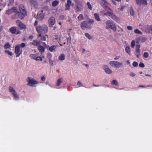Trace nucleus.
Segmentation results:
<instances>
[{
  "mask_svg": "<svg viewBox=\"0 0 152 152\" xmlns=\"http://www.w3.org/2000/svg\"><path fill=\"white\" fill-rule=\"evenodd\" d=\"M103 6L105 10L103 12L104 15L109 16L113 19L116 22H118L120 21V18L115 15L113 14V11L111 9L106 7L104 4L103 5Z\"/></svg>",
  "mask_w": 152,
  "mask_h": 152,
  "instance_id": "nucleus-1",
  "label": "nucleus"
},
{
  "mask_svg": "<svg viewBox=\"0 0 152 152\" xmlns=\"http://www.w3.org/2000/svg\"><path fill=\"white\" fill-rule=\"evenodd\" d=\"M36 29L39 34V37L41 36L42 34H45L48 32V28L47 26L44 25L42 26H36Z\"/></svg>",
  "mask_w": 152,
  "mask_h": 152,
  "instance_id": "nucleus-2",
  "label": "nucleus"
},
{
  "mask_svg": "<svg viewBox=\"0 0 152 152\" xmlns=\"http://www.w3.org/2000/svg\"><path fill=\"white\" fill-rule=\"evenodd\" d=\"M105 28L107 29H111L114 31L117 30V28L115 24L112 20H107L105 22Z\"/></svg>",
  "mask_w": 152,
  "mask_h": 152,
  "instance_id": "nucleus-3",
  "label": "nucleus"
},
{
  "mask_svg": "<svg viewBox=\"0 0 152 152\" xmlns=\"http://www.w3.org/2000/svg\"><path fill=\"white\" fill-rule=\"evenodd\" d=\"M19 12H18L17 14H18L19 18L21 19L23 18L26 15V12L24 6L22 4L19 6Z\"/></svg>",
  "mask_w": 152,
  "mask_h": 152,
  "instance_id": "nucleus-4",
  "label": "nucleus"
},
{
  "mask_svg": "<svg viewBox=\"0 0 152 152\" xmlns=\"http://www.w3.org/2000/svg\"><path fill=\"white\" fill-rule=\"evenodd\" d=\"M9 90L14 100L18 101L20 97L18 94L13 87L11 86L9 87Z\"/></svg>",
  "mask_w": 152,
  "mask_h": 152,
  "instance_id": "nucleus-5",
  "label": "nucleus"
},
{
  "mask_svg": "<svg viewBox=\"0 0 152 152\" xmlns=\"http://www.w3.org/2000/svg\"><path fill=\"white\" fill-rule=\"evenodd\" d=\"M28 85L34 87L38 83V81L34 79L28 77L27 78Z\"/></svg>",
  "mask_w": 152,
  "mask_h": 152,
  "instance_id": "nucleus-6",
  "label": "nucleus"
},
{
  "mask_svg": "<svg viewBox=\"0 0 152 152\" xmlns=\"http://www.w3.org/2000/svg\"><path fill=\"white\" fill-rule=\"evenodd\" d=\"M109 64L113 67L119 68L122 66V64L117 61H110Z\"/></svg>",
  "mask_w": 152,
  "mask_h": 152,
  "instance_id": "nucleus-7",
  "label": "nucleus"
},
{
  "mask_svg": "<svg viewBox=\"0 0 152 152\" xmlns=\"http://www.w3.org/2000/svg\"><path fill=\"white\" fill-rule=\"evenodd\" d=\"M140 45L139 44L136 45L135 48V51L134 52L137 58H139L140 55Z\"/></svg>",
  "mask_w": 152,
  "mask_h": 152,
  "instance_id": "nucleus-8",
  "label": "nucleus"
},
{
  "mask_svg": "<svg viewBox=\"0 0 152 152\" xmlns=\"http://www.w3.org/2000/svg\"><path fill=\"white\" fill-rule=\"evenodd\" d=\"M48 21L49 26L50 27L53 26L56 23L55 18L53 17H50Z\"/></svg>",
  "mask_w": 152,
  "mask_h": 152,
  "instance_id": "nucleus-9",
  "label": "nucleus"
},
{
  "mask_svg": "<svg viewBox=\"0 0 152 152\" xmlns=\"http://www.w3.org/2000/svg\"><path fill=\"white\" fill-rule=\"evenodd\" d=\"M16 22L18 28L19 29H23L26 28V26L22 22H21L20 20H17Z\"/></svg>",
  "mask_w": 152,
  "mask_h": 152,
  "instance_id": "nucleus-10",
  "label": "nucleus"
},
{
  "mask_svg": "<svg viewBox=\"0 0 152 152\" xmlns=\"http://www.w3.org/2000/svg\"><path fill=\"white\" fill-rule=\"evenodd\" d=\"M15 53L17 54L16 57H18L22 53V50L20 49L19 45H16L15 48Z\"/></svg>",
  "mask_w": 152,
  "mask_h": 152,
  "instance_id": "nucleus-11",
  "label": "nucleus"
},
{
  "mask_svg": "<svg viewBox=\"0 0 152 152\" xmlns=\"http://www.w3.org/2000/svg\"><path fill=\"white\" fill-rule=\"evenodd\" d=\"M103 68L106 73L107 74H111L113 72L112 71L107 65H104L103 66Z\"/></svg>",
  "mask_w": 152,
  "mask_h": 152,
  "instance_id": "nucleus-12",
  "label": "nucleus"
},
{
  "mask_svg": "<svg viewBox=\"0 0 152 152\" xmlns=\"http://www.w3.org/2000/svg\"><path fill=\"white\" fill-rule=\"evenodd\" d=\"M10 32L13 34H18L20 33L19 31H17V28L15 27H12L10 28Z\"/></svg>",
  "mask_w": 152,
  "mask_h": 152,
  "instance_id": "nucleus-13",
  "label": "nucleus"
},
{
  "mask_svg": "<svg viewBox=\"0 0 152 152\" xmlns=\"http://www.w3.org/2000/svg\"><path fill=\"white\" fill-rule=\"evenodd\" d=\"M17 12V8L15 7H13L12 9H9L7 10L6 13L9 15L13 12Z\"/></svg>",
  "mask_w": 152,
  "mask_h": 152,
  "instance_id": "nucleus-14",
  "label": "nucleus"
},
{
  "mask_svg": "<svg viewBox=\"0 0 152 152\" xmlns=\"http://www.w3.org/2000/svg\"><path fill=\"white\" fill-rule=\"evenodd\" d=\"M67 3L66 4V10H68L70 9V5L72 4V5H74V4L72 3V1L71 0H68Z\"/></svg>",
  "mask_w": 152,
  "mask_h": 152,
  "instance_id": "nucleus-15",
  "label": "nucleus"
},
{
  "mask_svg": "<svg viewBox=\"0 0 152 152\" xmlns=\"http://www.w3.org/2000/svg\"><path fill=\"white\" fill-rule=\"evenodd\" d=\"M136 1L137 3L139 5L142 4L143 5H146L147 4L146 0H136Z\"/></svg>",
  "mask_w": 152,
  "mask_h": 152,
  "instance_id": "nucleus-16",
  "label": "nucleus"
},
{
  "mask_svg": "<svg viewBox=\"0 0 152 152\" xmlns=\"http://www.w3.org/2000/svg\"><path fill=\"white\" fill-rule=\"evenodd\" d=\"M87 23L85 21L83 22L80 25L81 28L83 30H85L87 28Z\"/></svg>",
  "mask_w": 152,
  "mask_h": 152,
  "instance_id": "nucleus-17",
  "label": "nucleus"
},
{
  "mask_svg": "<svg viewBox=\"0 0 152 152\" xmlns=\"http://www.w3.org/2000/svg\"><path fill=\"white\" fill-rule=\"evenodd\" d=\"M57 47V45H52L49 47L48 50L50 51L51 52H55L56 51V49Z\"/></svg>",
  "mask_w": 152,
  "mask_h": 152,
  "instance_id": "nucleus-18",
  "label": "nucleus"
},
{
  "mask_svg": "<svg viewBox=\"0 0 152 152\" xmlns=\"http://www.w3.org/2000/svg\"><path fill=\"white\" fill-rule=\"evenodd\" d=\"M44 14L43 11H42V13H38L37 15V18L40 20H42L44 18Z\"/></svg>",
  "mask_w": 152,
  "mask_h": 152,
  "instance_id": "nucleus-19",
  "label": "nucleus"
},
{
  "mask_svg": "<svg viewBox=\"0 0 152 152\" xmlns=\"http://www.w3.org/2000/svg\"><path fill=\"white\" fill-rule=\"evenodd\" d=\"M65 59V55L64 54H61L58 57L59 61H63Z\"/></svg>",
  "mask_w": 152,
  "mask_h": 152,
  "instance_id": "nucleus-20",
  "label": "nucleus"
},
{
  "mask_svg": "<svg viewBox=\"0 0 152 152\" xmlns=\"http://www.w3.org/2000/svg\"><path fill=\"white\" fill-rule=\"evenodd\" d=\"M63 80V79L62 78H59L57 81L56 84V86H59L62 83Z\"/></svg>",
  "mask_w": 152,
  "mask_h": 152,
  "instance_id": "nucleus-21",
  "label": "nucleus"
},
{
  "mask_svg": "<svg viewBox=\"0 0 152 152\" xmlns=\"http://www.w3.org/2000/svg\"><path fill=\"white\" fill-rule=\"evenodd\" d=\"M32 44L34 45H38L40 44V41H37L36 40H34L32 43Z\"/></svg>",
  "mask_w": 152,
  "mask_h": 152,
  "instance_id": "nucleus-22",
  "label": "nucleus"
},
{
  "mask_svg": "<svg viewBox=\"0 0 152 152\" xmlns=\"http://www.w3.org/2000/svg\"><path fill=\"white\" fill-rule=\"evenodd\" d=\"M38 49L39 51L41 53L45 51L44 47L41 45H39L38 47Z\"/></svg>",
  "mask_w": 152,
  "mask_h": 152,
  "instance_id": "nucleus-23",
  "label": "nucleus"
},
{
  "mask_svg": "<svg viewBox=\"0 0 152 152\" xmlns=\"http://www.w3.org/2000/svg\"><path fill=\"white\" fill-rule=\"evenodd\" d=\"M125 50L126 53L129 54H130L131 52V48L129 46H127L126 47Z\"/></svg>",
  "mask_w": 152,
  "mask_h": 152,
  "instance_id": "nucleus-24",
  "label": "nucleus"
},
{
  "mask_svg": "<svg viewBox=\"0 0 152 152\" xmlns=\"http://www.w3.org/2000/svg\"><path fill=\"white\" fill-rule=\"evenodd\" d=\"M37 54H32L30 55V57L31 58H33L36 60L37 56H38Z\"/></svg>",
  "mask_w": 152,
  "mask_h": 152,
  "instance_id": "nucleus-25",
  "label": "nucleus"
},
{
  "mask_svg": "<svg viewBox=\"0 0 152 152\" xmlns=\"http://www.w3.org/2000/svg\"><path fill=\"white\" fill-rule=\"evenodd\" d=\"M11 48V46L8 43L6 44L4 46V48L5 49H9Z\"/></svg>",
  "mask_w": 152,
  "mask_h": 152,
  "instance_id": "nucleus-26",
  "label": "nucleus"
},
{
  "mask_svg": "<svg viewBox=\"0 0 152 152\" xmlns=\"http://www.w3.org/2000/svg\"><path fill=\"white\" fill-rule=\"evenodd\" d=\"M59 3V1L57 0L54 1L52 3V6L53 7H56L58 4Z\"/></svg>",
  "mask_w": 152,
  "mask_h": 152,
  "instance_id": "nucleus-27",
  "label": "nucleus"
},
{
  "mask_svg": "<svg viewBox=\"0 0 152 152\" xmlns=\"http://www.w3.org/2000/svg\"><path fill=\"white\" fill-rule=\"evenodd\" d=\"M94 15L95 18V19L98 21H100L101 19L99 17V15L95 13L94 14Z\"/></svg>",
  "mask_w": 152,
  "mask_h": 152,
  "instance_id": "nucleus-28",
  "label": "nucleus"
},
{
  "mask_svg": "<svg viewBox=\"0 0 152 152\" xmlns=\"http://www.w3.org/2000/svg\"><path fill=\"white\" fill-rule=\"evenodd\" d=\"M85 35L89 39H91L93 38V37L90 35L88 33H86L85 34Z\"/></svg>",
  "mask_w": 152,
  "mask_h": 152,
  "instance_id": "nucleus-29",
  "label": "nucleus"
},
{
  "mask_svg": "<svg viewBox=\"0 0 152 152\" xmlns=\"http://www.w3.org/2000/svg\"><path fill=\"white\" fill-rule=\"evenodd\" d=\"M135 43H136L135 40H133L132 41L130 45L131 46L132 48H134V46L135 45Z\"/></svg>",
  "mask_w": 152,
  "mask_h": 152,
  "instance_id": "nucleus-30",
  "label": "nucleus"
},
{
  "mask_svg": "<svg viewBox=\"0 0 152 152\" xmlns=\"http://www.w3.org/2000/svg\"><path fill=\"white\" fill-rule=\"evenodd\" d=\"M134 32L135 34H138L140 35L142 34V33L140 31L137 29H136L134 30Z\"/></svg>",
  "mask_w": 152,
  "mask_h": 152,
  "instance_id": "nucleus-31",
  "label": "nucleus"
},
{
  "mask_svg": "<svg viewBox=\"0 0 152 152\" xmlns=\"http://www.w3.org/2000/svg\"><path fill=\"white\" fill-rule=\"evenodd\" d=\"M140 40V42H145V39L142 37H139Z\"/></svg>",
  "mask_w": 152,
  "mask_h": 152,
  "instance_id": "nucleus-32",
  "label": "nucleus"
},
{
  "mask_svg": "<svg viewBox=\"0 0 152 152\" xmlns=\"http://www.w3.org/2000/svg\"><path fill=\"white\" fill-rule=\"evenodd\" d=\"M111 84L112 85H115V86H117L118 85V82L116 80H114L112 81Z\"/></svg>",
  "mask_w": 152,
  "mask_h": 152,
  "instance_id": "nucleus-33",
  "label": "nucleus"
},
{
  "mask_svg": "<svg viewBox=\"0 0 152 152\" xmlns=\"http://www.w3.org/2000/svg\"><path fill=\"white\" fill-rule=\"evenodd\" d=\"M36 60L37 61H42V58L38 55Z\"/></svg>",
  "mask_w": 152,
  "mask_h": 152,
  "instance_id": "nucleus-34",
  "label": "nucleus"
},
{
  "mask_svg": "<svg viewBox=\"0 0 152 152\" xmlns=\"http://www.w3.org/2000/svg\"><path fill=\"white\" fill-rule=\"evenodd\" d=\"M4 51L6 53H7L10 56H12L13 55L12 53L9 50H6Z\"/></svg>",
  "mask_w": 152,
  "mask_h": 152,
  "instance_id": "nucleus-35",
  "label": "nucleus"
},
{
  "mask_svg": "<svg viewBox=\"0 0 152 152\" xmlns=\"http://www.w3.org/2000/svg\"><path fill=\"white\" fill-rule=\"evenodd\" d=\"M77 85L78 86V87L83 86L82 83H81L80 81H78L77 83Z\"/></svg>",
  "mask_w": 152,
  "mask_h": 152,
  "instance_id": "nucleus-36",
  "label": "nucleus"
},
{
  "mask_svg": "<svg viewBox=\"0 0 152 152\" xmlns=\"http://www.w3.org/2000/svg\"><path fill=\"white\" fill-rule=\"evenodd\" d=\"M77 18L79 20H83V15L82 14L80 15L79 16L77 17Z\"/></svg>",
  "mask_w": 152,
  "mask_h": 152,
  "instance_id": "nucleus-37",
  "label": "nucleus"
},
{
  "mask_svg": "<svg viewBox=\"0 0 152 152\" xmlns=\"http://www.w3.org/2000/svg\"><path fill=\"white\" fill-rule=\"evenodd\" d=\"M149 54L147 52H145L143 54V56L145 58H148L149 57Z\"/></svg>",
  "mask_w": 152,
  "mask_h": 152,
  "instance_id": "nucleus-38",
  "label": "nucleus"
},
{
  "mask_svg": "<svg viewBox=\"0 0 152 152\" xmlns=\"http://www.w3.org/2000/svg\"><path fill=\"white\" fill-rule=\"evenodd\" d=\"M134 40L135 41V42L136 43L138 44L140 42L139 37L136 38Z\"/></svg>",
  "mask_w": 152,
  "mask_h": 152,
  "instance_id": "nucleus-39",
  "label": "nucleus"
},
{
  "mask_svg": "<svg viewBox=\"0 0 152 152\" xmlns=\"http://www.w3.org/2000/svg\"><path fill=\"white\" fill-rule=\"evenodd\" d=\"M132 65L134 67H137L138 66V64L137 62L134 61L133 62Z\"/></svg>",
  "mask_w": 152,
  "mask_h": 152,
  "instance_id": "nucleus-40",
  "label": "nucleus"
},
{
  "mask_svg": "<svg viewBox=\"0 0 152 152\" xmlns=\"http://www.w3.org/2000/svg\"><path fill=\"white\" fill-rule=\"evenodd\" d=\"M87 5L88 7V8L91 10L92 9V7L91 6V5L90 4L89 2H88L87 3Z\"/></svg>",
  "mask_w": 152,
  "mask_h": 152,
  "instance_id": "nucleus-41",
  "label": "nucleus"
},
{
  "mask_svg": "<svg viewBox=\"0 0 152 152\" xmlns=\"http://www.w3.org/2000/svg\"><path fill=\"white\" fill-rule=\"evenodd\" d=\"M129 75L131 77H134L136 75V74L134 73V72H131L130 73Z\"/></svg>",
  "mask_w": 152,
  "mask_h": 152,
  "instance_id": "nucleus-42",
  "label": "nucleus"
},
{
  "mask_svg": "<svg viewBox=\"0 0 152 152\" xmlns=\"http://www.w3.org/2000/svg\"><path fill=\"white\" fill-rule=\"evenodd\" d=\"M127 28L129 30H132L133 29L132 26H127Z\"/></svg>",
  "mask_w": 152,
  "mask_h": 152,
  "instance_id": "nucleus-43",
  "label": "nucleus"
},
{
  "mask_svg": "<svg viewBox=\"0 0 152 152\" xmlns=\"http://www.w3.org/2000/svg\"><path fill=\"white\" fill-rule=\"evenodd\" d=\"M48 37L47 35H46L45 36H44L42 37L41 38L42 40L43 41H45L46 40V37Z\"/></svg>",
  "mask_w": 152,
  "mask_h": 152,
  "instance_id": "nucleus-44",
  "label": "nucleus"
},
{
  "mask_svg": "<svg viewBox=\"0 0 152 152\" xmlns=\"http://www.w3.org/2000/svg\"><path fill=\"white\" fill-rule=\"evenodd\" d=\"M64 18V16L63 15L60 16L59 17V19L61 20H62Z\"/></svg>",
  "mask_w": 152,
  "mask_h": 152,
  "instance_id": "nucleus-45",
  "label": "nucleus"
},
{
  "mask_svg": "<svg viewBox=\"0 0 152 152\" xmlns=\"http://www.w3.org/2000/svg\"><path fill=\"white\" fill-rule=\"evenodd\" d=\"M139 66L140 67H144L145 66L144 64L142 63H140L139 65Z\"/></svg>",
  "mask_w": 152,
  "mask_h": 152,
  "instance_id": "nucleus-46",
  "label": "nucleus"
},
{
  "mask_svg": "<svg viewBox=\"0 0 152 152\" xmlns=\"http://www.w3.org/2000/svg\"><path fill=\"white\" fill-rule=\"evenodd\" d=\"M120 58V56H116V57L114 58V60H118Z\"/></svg>",
  "mask_w": 152,
  "mask_h": 152,
  "instance_id": "nucleus-47",
  "label": "nucleus"
},
{
  "mask_svg": "<svg viewBox=\"0 0 152 152\" xmlns=\"http://www.w3.org/2000/svg\"><path fill=\"white\" fill-rule=\"evenodd\" d=\"M130 13L131 15H133L134 14V11L132 10H130Z\"/></svg>",
  "mask_w": 152,
  "mask_h": 152,
  "instance_id": "nucleus-48",
  "label": "nucleus"
},
{
  "mask_svg": "<svg viewBox=\"0 0 152 152\" xmlns=\"http://www.w3.org/2000/svg\"><path fill=\"white\" fill-rule=\"evenodd\" d=\"M41 80L43 81H44L45 80V77L44 76H42L41 77Z\"/></svg>",
  "mask_w": 152,
  "mask_h": 152,
  "instance_id": "nucleus-49",
  "label": "nucleus"
},
{
  "mask_svg": "<svg viewBox=\"0 0 152 152\" xmlns=\"http://www.w3.org/2000/svg\"><path fill=\"white\" fill-rule=\"evenodd\" d=\"M49 85L50 87L51 88H54L55 87L54 86V85L53 84H49Z\"/></svg>",
  "mask_w": 152,
  "mask_h": 152,
  "instance_id": "nucleus-50",
  "label": "nucleus"
},
{
  "mask_svg": "<svg viewBox=\"0 0 152 152\" xmlns=\"http://www.w3.org/2000/svg\"><path fill=\"white\" fill-rule=\"evenodd\" d=\"M25 44L24 43H23L21 44L20 46L22 48L24 47L25 46Z\"/></svg>",
  "mask_w": 152,
  "mask_h": 152,
  "instance_id": "nucleus-51",
  "label": "nucleus"
},
{
  "mask_svg": "<svg viewBox=\"0 0 152 152\" xmlns=\"http://www.w3.org/2000/svg\"><path fill=\"white\" fill-rule=\"evenodd\" d=\"M38 21L37 20H36L35 22L34 25L35 26H36L38 25Z\"/></svg>",
  "mask_w": 152,
  "mask_h": 152,
  "instance_id": "nucleus-52",
  "label": "nucleus"
},
{
  "mask_svg": "<svg viewBox=\"0 0 152 152\" xmlns=\"http://www.w3.org/2000/svg\"><path fill=\"white\" fill-rule=\"evenodd\" d=\"M124 8H125V7L124 6H122L120 9V10L121 11H123V10Z\"/></svg>",
  "mask_w": 152,
  "mask_h": 152,
  "instance_id": "nucleus-53",
  "label": "nucleus"
},
{
  "mask_svg": "<svg viewBox=\"0 0 152 152\" xmlns=\"http://www.w3.org/2000/svg\"><path fill=\"white\" fill-rule=\"evenodd\" d=\"M90 22L91 23H94V20L93 19H91V20H90Z\"/></svg>",
  "mask_w": 152,
  "mask_h": 152,
  "instance_id": "nucleus-54",
  "label": "nucleus"
},
{
  "mask_svg": "<svg viewBox=\"0 0 152 152\" xmlns=\"http://www.w3.org/2000/svg\"><path fill=\"white\" fill-rule=\"evenodd\" d=\"M3 29V27L2 26H0V32H1Z\"/></svg>",
  "mask_w": 152,
  "mask_h": 152,
  "instance_id": "nucleus-55",
  "label": "nucleus"
},
{
  "mask_svg": "<svg viewBox=\"0 0 152 152\" xmlns=\"http://www.w3.org/2000/svg\"><path fill=\"white\" fill-rule=\"evenodd\" d=\"M112 2H113L114 4L115 5L116 4V3L113 0H112Z\"/></svg>",
  "mask_w": 152,
  "mask_h": 152,
  "instance_id": "nucleus-56",
  "label": "nucleus"
},
{
  "mask_svg": "<svg viewBox=\"0 0 152 152\" xmlns=\"http://www.w3.org/2000/svg\"><path fill=\"white\" fill-rule=\"evenodd\" d=\"M126 62L128 64H130V61L129 60H127Z\"/></svg>",
  "mask_w": 152,
  "mask_h": 152,
  "instance_id": "nucleus-57",
  "label": "nucleus"
},
{
  "mask_svg": "<svg viewBox=\"0 0 152 152\" xmlns=\"http://www.w3.org/2000/svg\"><path fill=\"white\" fill-rule=\"evenodd\" d=\"M102 1H103V2L106 4L107 3V2L106 1V0H102Z\"/></svg>",
  "mask_w": 152,
  "mask_h": 152,
  "instance_id": "nucleus-58",
  "label": "nucleus"
},
{
  "mask_svg": "<svg viewBox=\"0 0 152 152\" xmlns=\"http://www.w3.org/2000/svg\"><path fill=\"white\" fill-rule=\"evenodd\" d=\"M82 52L83 53L85 51V49H84V48H83V49H82Z\"/></svg>",
  "mask_w": 152,
  "mask_h": 152,
  "instance_id": "nucleus-59",
  "label": "nucleus"
},
{
  "mask_svg": "<svg viewBox=\"0 0 152 152\" xmlns=\"http://www.w3.org/2000/svg\"><path fill=\"white\" fill-rule=\"evenodd\" d=\"M139 87H144V86H139Z\"/></svg>",
  "mask_w": 152,
  "mask_h": 152,
  "instance_id": "nucleus-60",
  "label": "nucleus"
},
{
  "mask_svg": "<svg viewBox=\"0 0 152 152\" xmlns=\"http://www.w3.org/2000/svg\"><path fill=\"white\" fill-rule=\"evenodd\" d=\"M59 23L60 25H61V23L60 22H59Z\"/></svg>",
  "mask_w": 152,
  "mask_h": 152,
  "instance_id": "nucleus-61",
  "label": "nucleus"
},
{
  "mask_svg": "<svg viewBox=\"0 0 152 152\" xmlns=\"http://www.w3.org/2000/svg\"><path fill=\"white\" fill-rule=\"evenodd\" d=\"M140 74H141L142 73V72H140Z\"/></svg>",
  "mask_w": 152,
  "mask_h": 152,
  "instance_id": "nucleus-62",
  "label": "nucleus"
},
{
  "mask_svg": "<svg viewBox=\"0 0 152 152\" xmlns=\"http://www.w3.org/2000/svg\"><path fill=\"white\" fill-rule=\"evenodd\" d=\"M107 86V87H109V85H107V86Z\"/></svg>",
  "mask_w": 152,
  "mask_h": 152,
  "instance_id": "nucleus-63",
  "label": "nucleus"
},
{
  "mask_svg": "<svg viewBox=\"0 0 152 152\" xmlns=\"http://www.w3.org/2000/svg\"><path fill=\"white\" fill-rule=\"evenodd\" d=\"M146 76H150V75H148V74H146Z\"/></svg>",
  "mask_w": 152,
  "mask_h": 152,
  "instance_id": "nucleus-64",
  "label": "nucleus"
}]
</instances>
